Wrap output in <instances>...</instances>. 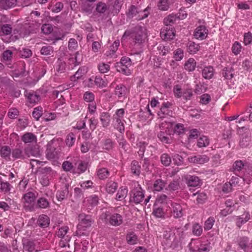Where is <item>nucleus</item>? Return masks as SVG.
Wrapping results in <instances>:
<instances>
[{"mask_svg": "<svg viewBox=\"0 0 252 252\" xmlns=\"http://www.w3.org/2000/svg\"><path fill=\"white\" fill-rule=\"evenodd\" d=\"M40 52L42 55H50L53 52V47L51 46H44L42 47Z\"/></svg>", "mask_w": 252, "mask_h": 252, "instance_id": "obj_56", "label": "nucleus"}, {"mask_svg": "<svg viewBox=\"0 0 252 252\" xmlns=\"http://www.w3.org/2000/svg\"><path fill=\"white\" fill-rule=\"evenodd\" d=\"M69 228L67 226H64L61 227L59 229L58 232H57V235L59 237L63 238L67 233Z\"/></svg>", "mask_w": 252, "mask_h": 252, "instance_id": "obj_61", "label": "nucleus"}, {"mask_svg": "<svg viewBox=\"0 0 252 252\" xmlns=\"http://www.w3.org/2000/svg\"><path fill=\"white\" fill-rule=\"evenodd\" d=\"M0 153L1 157L7 158L9 157L11 152L9 147L4 146L0 147Z\"/></svg>", "mask_w": 252, "mask_h": 252, "instance_id": "obj_45", "label": "nucleus"}, {"mask_svg": "<svg viewBox=\"0 0 252 252\" xmlns=\"http://www.w3.org/2000/svg\"><path fill=\"white\" fill-rule=\"evenodd\" d=\"M200 46L199 44H197L192 41H189L187 45V49L189 53L190 54H196L199 50Z\"/></svg>", "mask_w": 252, "mask_h": 252, "instance_id": "obj_28", "label": "nucleus"}, {"mask_svg": "<svg viewBox=\"0 0 252 252\" xmlns=\"http://www.w3.org/2000/svg\"><path fill=\"white\" fill-rule=\"evenodd\" d=\"M215 220L214 217H210L205 222L204 224V229L205 231H208L211 229L214 225Z\"/></svg>", "mask_w": 252, "mask_h": 252, "instance_id": "obj_40", "label": "nucleus"}, {"mask_svg": "<svg viewBox=\"0 0 252 252\" xmlns=\"http://www.w3.org/2000/svg\"><path fill=\"white\" fill-rule=\"evenodd\" d=\"M149 15V12H148L147 9H144V10H139L138 14H137V16L136 18V19L137 20H142L148 17Z\"/></svg>", "mask_w": 252, "mask_h": 252, "instance_id": "obj_63", "label": "nucleus"}, {"mask_svg": "<svg viewBox=\"0 0 252 252\" xmlns=\"http://www.w3.org/2000/svg\"><path fill=\"white\" fill-rule=\"evenodd\" d=\"M196 63L193 58H189L185 63V69L188 71H193L196 67Z\"/></svg>", "mask_w": 252, "mask_h": 252, "instance_id": "obj_30", "label": "nucleus"}, {"mask_svg": "<svg viewBox=\"0 0 252 252\" xmlns=\"http://www.w3.org/2000/svg\"><path fill=\"white\" fill-rule=\"evenodd\" d=\"M84 99L88 102H92L94 99V94L90 92H86L84 94Z\"/></svg>", "mask_w": 252, "mask_h": 252, "instance_id": "obj_60", "label": "nucleus"}, {"mask_svg": "<svg viewBox=\"0 0 252 252\" xmlns=\"http://www.w3.org/2000/svg\"><path fill=\"white\" fill-rule=\"evenodd\" d=\"M243 43L246 46L252 43V33L251 32H249L244 33Z\"/></svg>", "mask_w": 252, "mask_h": 252, "instance_id": "obj_53", "label": "nucleus"}, {"mask_svg": "<svg viewBox=\"0 0 252 252\" xmlns=\"http://www.w3.org/2000/svg\"><path fill=\"white\" fill-rule=\"evenodd\" d=\"M242 48L241 44L238 41H235L232 45L231 51L235 55H238L241 53Z\"/></svg>", "mask_w": 252, "mask_h": 252, "instance_id": "obj_39", "label": "nucleus"}, {"mask_svg": "<svg viewBox=\"0 0 252 252\" xmlns=\"http://www.w3.org/2000/svg\"><path fill=\"white\" fill-rule=\"evenodd\" d=\"M37 223L41 227H47L50 223L49 218L46 215H41L38 218Z\"/></svg>", "mask_w": 252, "mask_h": 252, "instance_id": "obj_29", "label": "nucleus"}, {"mask_svg": "<svg viewBox=\"0 0 252 252\" xmlns=\"http://www.w3.org/2000/svg\"><path fill=\"white\" fill-rule=\"evenodd\" d=\"M113 142L110 139H107L103 142V148L107 150H110L113 148Z\"/></svg>", "mask_w": 252, "mask_h": 252, "instance_id": "obj_64", "label": "nucleus"}, {"mask_svg": "<svg viewBox=\"0 0 252 252\" xmlns=\"http://www.w3.org/2000/svg\"><path fill=\"white\" fill-rule=\"evenodd\" d=\"M75 141L76 137L73 133L70 132L67 134L65 139L66 146L69 147H72L74 144Z\"/></svg>", "mask_w": 252, "mask_h": 252, "instance_id": "obj_37", "label": "nucleus"}, {"mask_svg": "<svg viewBox=\"0 0 252 252\" xmlns=\"http://www.w3.org/2000/svg\"><path fill=\"white\" fill-rule=\"evenodd\" d=\"M23 248L24 251L28 252H36L38 250L35 248V245L34 242L28 240L23 241Z\"/></svg>", "mask_w": 252, "mask_h": 252, "instance_id": "obj_18", "label": "nucleus"}, {"mask_svg": "<svg viewBox=\"0 0 252 252\" xmlns=\"http://www.w3.org/2000/svg\"><path fill=\"white\" fill-rule=\"evenodd\" d=\"M88 69L86 66L80 67L75 74L71 77V80L75 81L76 79H80L83 75H85Z\"/></svg>", "mask_w": 252, "mask_h": 252, "instance_id": "obj_26", "label": "nucleus"}, {"mask_svg": "<svg viewBox=\"0 0 252 252\" xmlns=\"http://www.w3.org/2000/svg\"><path fill=\"white\" fill-rule=\"evenodd\" d=\"M209 144V140L207 137L202 136L199 137L197 141V146L199 148L205 147Z\"/></svg>", "mask_w": 252, "mask_h": 252, "instance_id": "obj_44", "label": "nucleus"}, {"mask_svg": "<svg viewBox=\"0 0 252 252\" xmlns=\"http://www.w3.org/2000/svg\"><path fill=\"white\" fill-rule=\"evenodd\" d=\"M206 90V86L204 83L199 82L196 84L195 86L194 92L197 94H201L204 93Z\"/></svg>", "mask_w": 252, "mask_h": 252, "instance_id": "obj_51", "label": "nucleus"}, {"mask_svg": "<svg viewBox=\"0 0 252 252\" xmlns=\"http://www.w3.org/2000/svg\"><path fill=\"white\" fill-rule=\"evenodd\" d=\"M188 160L190 163L202 164L208 162L209 158L205 155H197L189 157Z\"/></svg>", "mask_w": 252, "mask_h": 252, "instance_id": "obj_13", "label": "nucleus"}, {"mask_svg": "<svg viewBox=\"0 0 252 252\" xmlns=\"http://www.w3.org/2000/svg\"><path fill=\"white\" fill-rule=\"evenodd\" d=\"M165 186V184L161 180H157L153 186L154 190L157 191L161 190Z\"/></svg>", "mask_w": 252, "mask_h": 252, "instance_id": "obj_49", "label": "nucleus"}, {"mask_svg": "<svg viewBox=\"0 0 252 252\" xmlns=\"http://www.w3.org/2000/svg\"><path fill=\"white\" fill-rule=\"evenodd\" d=\"M127 93V88L122 84L117 85L115 88V94L117 95L119 98L125 97Z\"/></svg>", "mask_w": 252, "mask_h": 252, "instance_id": "obj_22", "label": "nucleus"}, {"mask_svg": "<svg viewBox=\"0 0 252 252\" xmlns=\"http://www.w3.org/2000/svg\"><path fill=\"white\" fill-rule=\"evenodd\" d=\"M23 27H21L19 31L17 30H14V33H18L20 36H25L29 35L30 33L33 32L36 30L39 26L36 23H33L32 22V23H26L23 26Z\"/></svg>", "mask_w": 252, "mask_h": 252, "instance_id": "obj_5", "label": "nucleus"}, {"mask_svg": "<svg viewBox=\"0 0 252 252\" xmlns=\"http://www.w3.org/2000/svg\"><path fill=\"white\" fill-rule=\"evenodd\" d=\"M68 194V187L65 185L61 190H58L57 192L56 197L58 201L63 200Z\"/></svg>", "mask_w": 252, "mask_h": 252, "instance_id": "obj_31", "label": "nucleus"}, {"mask_svg": "<svg viewBox=\"0 0 252 252\" xmlns=\"http://www.w3.org/2000/svg\"><path fill=\"white\" fill-rule=\"evenodd\" d=\"M17 0H0V7L7 9L16 5Z\"/></svg>", "mask_w": 252, "mask_h": 252, "instance_id": "obj_24", "label": "nucleus"}, {"mask_svg": "<svg viewBox=\"0 0 252 252\" xmlns=\"http://www.w3.org/2000/svg\"><path fill=\"white\" fill-rule=\"evenodd\" d=\"M125 111L124 109H119L117 110L115 114L114 115L113 118L114 120V127L121 133H123L125 131V126L124 122V115Z\"/></svg>", "mask_w": 252, "mask_h": 252, "instance_id": "obj_4", "label": "nucleus"}, {"mask_svg": "<svg viewBox=\"0 0 252 252\" xmlns=\"http://www.w3.org/2000/svg\"><path fill=\"white\" fill-rule=\"evenodd\" d=\"M118 188L117 184L113 181L108 182L105 186V190L109 194H113Z\"/></svg>", "mask_w": 252, "mask_h": 252, "instance_id": "obj_32", "label": "nucleus"}, {"mask_svg": "<svg viewBox=\"0 0 252 252\" xmlns=\"http://www.w3.org/2000/svg\"><path fill=\"white\" fill-rule=\"evenodd\" d=\"M50 203L48 200L44 197L39 198L37 201V206L42 209H46L49 207Z\"/></svg>", "mask_w": 252, "mask_h": 252, "instance_id": "obj_42", "label": "nucleus"}, {"mask_svg": "<svg viewBox=\"0 0 252 252\" xmlns=\"http://www.w3.org/2000/svg\"><path fill=\"white\" fill-rule=\"evenodd\" d=\"M171 213L175 218H180L184 215V210L182 206L176 202H171Z\"/></svg>", "mask_w": 252, "mask_h": 252, "instance_id": "obj_12", "label": "nucleus"}, {"mask_svg": "<svg viewBox=\"0 0 252 252\" xmlns=\"http://www.w3.org/2000/svg\"><path fill=\"white\" fill-rule=\"evenodd\" d=\"M22 140L25 143H36L37 138L36 136L32 133L27 132L22 136Z\"/></svg>", "mask_w": 252, "mask_h": 252, "instance_id": "obj_23", "label": "nucleus"}, {"mask_svg": "<svg viewBox=\"0 0 252 252\" xmlns=\"http://www.w3.org/2000/svg\"><path fill=\"white\" fill-rule=\"evenodd\" d=\"M170 3L168 0H160L158 3V8L162 11H166L169 8Z\"/></svg>", "mask_w": 252, "mask_h": 252, "instance_id": "obj_38", "label": "nucleus"}, {"mask_svg": "<svg viewBox=\"0 0 252 252\" xmlns=\"http://www.w3.org/2000/svg\"><path fill=\"white\" fill-rule=\"evenodd\" d=\"M79 223L77 226L76 234L81 236L86 234V230L91 226L93 220L91 216L80 214L79 216Z\"/></svg>", "mask_w": 252, "mask_h": 252, "instance_id": "obj_1", "label": "nucleus"}, {"mask_svg": "<svg viewBox=\"0 0 252 252\" xmlns=\"http://www.w3.org/2000/svg\"><path fill=\"white\" fill-rule=\"evenodd\" d=\"M174 31L172 26H165L160 32V36L164 40H171L175 37Z\"/></svg>", "mask_w": 252, "mask_h": 252, "instance_id": "obj_11", "label": "nucleus"}, {"mask_svg": "<svg viewBox=\"0 0 252 252\" xmlns=\"http://www.w3.org/2000/svg\"><path fill=\"white\" fill-rule=\"evenodd\" d=\"M127 192L128 189L126 188H121L116 194V199L119 201L123 200L126 196Z\"/></svg>", "mask_w": 252, "mask_h": 252, "instance_id": "obj_36", "label": "nucleus"}, {"mask_svg": "<svg viewBox=\"0 0 252 252\" xmlns=\"http://www.w3.org/2000/svg\"><path fill=\"white\" fill-rule=\"evenodd\" d=\"M194 195H197L196 201L198 203L202 204L206 200L207 195L204 192H198Z\"/></svg>", "mask_w": 252, "mask_h": 252, "instance_id": "obj_59", "label": "nucleus"}, {"mask_svg": "<svg viewBox=\"0 0 252 252\" xmlns=\"http://www.w3.org/2000/svg\"><path fill=\"white\" fill-rule=\"evenodd\" d=\"M196 241L191 240V241L189 245V250L193 252H208L209 248L206 245H200Z\"/></svg>", "mask_w": 252, "mask_h": 252, "instance_id": "obj_10", "label": "nucleus"}, {"mask_svg": "<svg viewBox=\"0 0 252 252\" xmlns=\"http://www.w3.org/2000/svg\"><path fill=\"white\" fill-rule=\"evenodd\" d=\"M185 131L184 126L183 124H177L174 127V132L177 134H181Z\"/></svg>", "mask_w": 252, "mask_h": 252, "instance_id": "obj_62", "label": "nucleus"}, {"mask_svg": "<svg viewBox=\"0 0 252 252\" xmlns=\"http://www.w3.org/2000/svg\"><path fill=\"white\" fill-rule=\"evenodd\" d=\"M184 57V51L181 48L176 49L174 52V58L177 61H181Z\"/></svg>", "mask_w": 252, "mask_h": 252, "instance_id": "obj_54", "label": "nucleus"}, {"mask_svg": "<svg viewBox=\"0 0 252 252\" xmlns=\"http://www.w3.org/2000/svg\"><path fill=\"white\" fill-rule=\"evenodd\" d=\"M192 232L194 235L200 236L203 232L202 226L199 223H194L192 226Z\"/></svg>", "mask_w": 252, "mask_h": 252, "instance_id": "obj_35", "label": "nucleus"}, {"mask_svg": "<svg viewBox=\"0 0 252 252\" xmlns=\"http://www.w3.org/2000/svg\"><path fill=\"white\" fill-rule=\"evenodd\" d=\"M144 193L141 187L134 189L131 192L130 201L135 204H139L143 201Z\"/></svg>", "mask_w": 252, "mask_h": 252, "instance_id": "obj_8", "label": "nucleus"}, {"mask_svg": "<svg viewBox=\"0 0 252 252\" xmlns=\"http://www.w3.org/2000/svg\"><path fill=\"white\" fill-rule=\"evenodd\" d=\"M25 155L27 157H39L40 153L39 148L36 147H27L25 149Z\"/></svg>", "mask_w": 252, "mask_h": 252, "instance_id": "obj_14", "label": "nucleus"}, {"mask_svg": "<svg viewBox=\"0 0 252 252\" xmlns=\"http://www.w3.org/2000/svg\"><path fill=\"white\" fill-rule=\"evenodd\" d=\"M12 157L14 158H25V155L23 154L22 150L20 149H15L12 152Z\"/></svg>", "mask_w": 252, "mask_h": 252, "instance_id": "obj_52", "label": "nucleus"}, {"mask_svg": "<svg viewBox=\"0 0 252 252\" xmlns=\"http://www.w3.org/2000/svg\"><path fill=\"white\" fill-rule=\"evenodd\" d=\"M109 172L105 168H99L97 171V176L100 179H105L109 176Z\"/></svg>", "mask_w": 252, "mask_h": 252, "instance_id": "obj_41", "label": "nucleus"}, {"mask_svg": "<svg viewBox=\"0 0 252 252\" xmlns=\"http://www.w3.org/2000/svg\"><path fill=\"white\" fill-rule=\"evenodd\" d=\"M12 32V28L10 25L4 24L1 27L0 31V35L2 37V39L5 42L10 41L9 39L5 38V36L10 35Z\"/></svg>", "mask_w": 252, "mask_h": 252, "instance_id": "obj_16", "label": "nucleus"}, {"mask_svg": "<svg viewBox=\"0 0 252 252\" xmlns=\"http://www.w3.org/2000/svg\"><path fill=\"white\" fill-rule=\"evenodd\" d=\"M35 198V194L32 191L25 193L22 199L25 208L29 210H32L33 208Z\"/></svg>", "mask_w": 252, "mask_h": 252, "instance_id": "obj_7", "label": "nucleus"}, {"mask_svg": "<svg viewBox=\"0 0 252 252\" xmlns=\"http://www.w3.org/2000/svg\"><path fill=\"white\" fill-rule=\"evenodd\" d=\"M161 162L165 166H168L170 165L171 159L169 156L167 154H163L161 155Z\"/></svg>", "mask_w": 252, "mask_h": 252, "instance_id": "obj_55", "label": "nucleus"}, {"mask_svg": "<svg viewBox=\"0 0 252 252\" xmlns=\"http://www.w3.org/2000/svg\"><path fill=\"white\" fill-rule=\"evenodd\" d=\"M233 69L230 67H225L223 69L222 74L226 80H231L233 77Z\"/></svg>", "mask_w": 252, "mask_h": 252, "instance_id": "obj_33", "label": "nucleus"}, {"mask_svg": "<svg viewBox=\"0 0 252 252\" xmlns=\"http://www.w3.org/2000/svg\"><path fill=\"white\" fill-rule=\"evenodd\" d=\"M108 220L110 223L114 226L120 225L123 222L122 216L117 213L111 215Z\"/></svg>", "mask_w": 252, "mask_h": 252, "instance_id": "obj_17", "label": "nucleus"}, {"mask_svg": "<svg viewBox=\"0 0 252 252\" xmlns=\"http://www.w3.org/2000/svg\"><path fill=\"white\" fill-rule=\"evenodd\" d=\"M98 70L102 73H105L110 70V65L108 63H100L98 66Z\"/></svg>", "mask_w": 252, "mask_h": 252, "instance_id": "obj_58", "label": "nucleus"}, {"mask_svg": "<svg viewBox=\"0 0 252 252\" xmlns=\"http://www.w3.org/2000/svg\"><path fill=\"white\" fill-rule=\"evenodd\" d=\"M214 68L211 66L205 67L202 71V76L206 79L212 78L214 75Z\"/></svg>", "mask_w": 252, "mask_h": 252, "instance_id": "obj_27", "label": "nucleus"}, {"mask_svg": "<svg viewBox=\"0 0 252 252\" xmlns=\"http://www.w3.org/2000/svg\"><path fill=\"white\" fill-rule=\"evenodd\" d=\"M169 125H168L166 127L167 129L165 131H161L158 135L159 140L165 143H169L170 142V135L171 134V131L169 129Z\"/></svg>", "mask_w": 252, "mask_h": 252, "instance_id": "obj_15", "label": "nucleus"}, {"mask_svg": "<svg viewBox=\"0 0 252 252\" xmlns=\"http://www.w3.org/2000/svg\"><path fill=\"white\" fill-rule=\"evenodd\" d=\"M251 138L249 136H247L242 138L240 141L239 145L242 148L248 147L250 143Z\"/></svg>", "mask_w": 252, "mask_h": 252, "instance_id": "obj_57", "label": "nucleus"}, {"mask_svg": "<svg viewBox=\"0 0 252 252\" xmlns=\"http://www.w3.org/2000/svg\"><path fill=\"white\" fill-rule=\"evenodd\" d=\"M56 69L59 73H62L65 71V63L61 60H59L56 65Z\"/></svg>", "mask_w": 252, "mask_h": 252, "instance_id": "obj_50", "label": "nucleus"}, {"mask_svg": "<svg viewBox=\"0 0 252 252\" xmlns=\"http://www.w3.org/2000/svg\"><path fill=\"white\" fill-rule=\"evenodd\" d=\"M126 241L130 245H134L137 243V237L133 232H130L126 235Z\"/></svg>", "mask_w": 252, "mask_h": 252, "instance_id": "obj_48", "label": "nucleus"}, {"mask_svg": "<svg viewBox=\"0 0 252 252\" xmlns=\"http://www.w3.org/2000/svg\"><path fill=\"white\" fill-rule=\"evenodd\" d=\"M116 66L117 70L124 74L129 75L131 74V62L128 57H122L120 62L117 63Z\"/></svg>", "mask_w": 252, "mask_h": 252, "instance_id": "obj_3", "label": "nucleus"}, {"mask_svg": "<svg viewBox=\"0 0 252 252\" xmlns=\"http://www.w3.org/2000/svg\"><path fill=\"white\" fill-rule=\"evenodd\" d=\"M208 34V30L205 26H199L197 27L194 32V37L199 40L205 39Z\"/></svg>", "mask_w": 252, "mask_h": 252, "instance_id": "obj_9", "label": "nucleus"}, {"mask_svg": "<svg viewBox=\"0 0 252 252\" xmlns=\"http://www.w3.org/2000/svg\"><path fill=\"white\" fill-rule=\"evenodd\" d=\"M98 202V198L95 196H91L85 199L84 203L85 205L90 209V207H93L97 205Z\"/></svg>", "mask_w": 252, "mask_h": 252, "instance_id": "obj_21", "label": "nucleus"}, {"mask_svg": "<svg viewBox=\"0 0 252 252\" xmlns=\"http://www.w3.org/2000/svg\"><path fill=\"white\" fill-rule=\"evenodd\" d=\"M187 183L190 187H197L200 184V180L199 178L195 176L188 175L186 177Z\"/></svg>", "mask_w": 252, "mask_h": 252, "instance_id": "obj_20", "label": "nucleus"}, {"mask_svg": "<svg viewBox=\"0 0 252 252\" xmlns=\"http://www.w3.org/2000/svg\"><path fill=\"white\" fill-rule=\"evenodd\" d=\"M56 174V172L50 167H44L42 169L40 182L44 186L49 184V180Z\"/></svg>", "mask_w": 252, "mask_h": 252, "instance_id": "obj_6", "label": "nucleus"}, {"mask_svg": "<svg viewBox=\"0 0 252 252\" xmlns=\"http://www.w3.org/2000/svg\"><path fill=\"white\" fill-rule=\"evenodd\" d=\"M100 121L103 127H107L110 122V115L106 112H102L100 115Z\"/></svg>", "mask_w": 252, "mask_h": 252, "instance_id": "obj_25", "label": "nucleus"}, {"mask_svg": "<svg viewBox=\"0 0 252 252\" xmlns=\"http://www.w3.org/2000/svg\"><path fill=\"white\" fill-rule=\"evenodd\" d=\"M94 83L98 87L104 88L107 86L108 82L105 77L102 78L99 76H96L94 79Z\"/></svg>", "mask_w": 252, "mask_h": 252, "instance_id": "obj_34", "label": "nucleus"}, {"mask_svg": "<svg viewBox=\"0 0 252 252\" xmlns=\"http://www.w3.org/2000/svg\"><path fill=\"white\" fill-rule=\"evenodd\" d=\"M26 96L27 97L28 102L33 105L39 102L40 96L34 92L26 93Z\"/></svg>", "mask_w": 252, "mask_h": 252, "instance_id": "obj_19", "label": "nucleus"}, {"mask_svg": "<svg viewBox=\"0 0 252 252\" xmlns=\"http://www.w3.org/2000/svg\"><path fill=\"white\" fill-rule=\"evenodd\" d=\"M176 19V15L174 14H170L164 18V24L165 26H172L171 24L174 23Z\"/></svg>", "mask_w": 252, "mask_h": 252, "instance_id": "obj_46", "label": "nucleus"}, {"mask_svg": "<svg viewBox=\"0 0 252 252\" xmlns=\"http://www.w3.org/2000/svg\"><path fill=\"white\" fill-rule=\"evenodd\" d=\"M131 37L135 43L141 44L145 41L147 37V30L144 27L136 26L132 33Z\"/></svg>", "mask_w": 252, "mask_h": 252, "instance_id": "obj_2", "label": "nucleus"}, {"mask_svg": "<svg viewBox=\"0 0 252 252\" xmlns=\"http://www.w3.org/2000/svg\"><path fill=\"white\" fill-rule=\"evenodd\" d=\"M139 9L134 5H131L129 8L127 15L129 18H133L137 16Z\"/></svg>", "mask_w": 252, "mask_h": 252, "instance_id": "obj_43", "label": "nucleus"}, {"mask_svg": "<svg viewBox=\"0 0 252 252\" xmlns=\"http://www.w3.org/2000/svg\"><path fill=\"white\" fill-rule=\"evenodd\" d=\"M131 169L133 174L137 176L139 175L140 173V166L137 161L134 160L132 162Z\"/></svg>", "mask_w": 252, "mask_h": 252, "instance_id": "obj_47", "label": "nucleus"}]
</instances>
